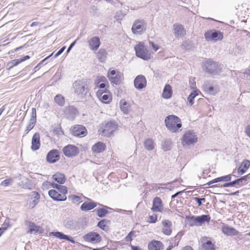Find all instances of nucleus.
<instances>
[{
    "instance_id": "nucleus-1",
    "label": "nucleus",
    "mask_w": 250,
    "mask_h": 250,
    "mask_svg": "<svg viewBox=\"0 0 250 250\" xmlns=\"http://www.w3.org/2000/svg\"><path fill=\"white\" fill-rule=\"evenodd\" d=\"M88 86L86 79H79L72 83V89L76 96L83 98L88 91Z\"/></svg>"
},
{
    "instance_id": "nucleus-2",
    "label": "nucleus",
    "mask_w": 250,
    "mask_h": 250,
    "mask_svg": "<svg viewBox=\"0 0 250 250\" xmlns=\"http://www.w3.org/2000/svg\"><path fill=\"white\" fill-rule=\"evenodd\" d=\"M165 122L167 129L172 132H176L182 126L180 119L175 115L167 116Z\"/></svg>"
},
{
    "instance_id": "nucleus-3",
    "label": "nucleus",
    "mask_w": 250,
    "mask_h": 250,
    "mask_svg": "<svg viewBox=\"0 0 250 250\" xmlns=\"http://www.w3.org/2000/svg\"><path fill=\"white\" fill-rule=\"evenodd\" d=\"M202 66L204 70L211 75L219 74L221 71V67L217 62L208 60L202 62Z\"/></svg>"
},
{
    "instance_id": "nucleus-4",
    "label": "nucleus",
    "mask_w": 250,
    "mask_h": 250,
    "mask_svg": "<svg viewBox=\"0 0 250 250\" xmlns=\"http://www.w3.org/2000/svg\"><path fill=\"white\" fill-rule=\"evenodd\" d=\"M117 128V124L115 121H109L103 123L101 125V133L102 135L110 137L113 134Z\"/></svg>"
},
{
    "instance_id": "nucleus-5",
    "label": "nucleus",
    "mask_w": 250,
    "mask_h": 250,
    "mask_svg": "<svg viewBox=\"0 0 250 250\" xmlns=\"http://www.w3.org/2000/svg\"><path fill=\"white\" fill-rule=\"evenodd\" d=\"M136 56L144 60L148 61L151 58V54L147 48L142 43L137 44L134 47Z\"/></svg>"
},
{
    "instance_id": "nucleus-6",
    "label": "nucleus",
    "mask_w": 250,
    "mask_h": 250,
    "mask_svg": "<svg viewBox=\"0 0 250 250\" xmlns=\"http://www.w3.org/2000/svg\"><path fill=\"white\" fill-rule=\"evenodd\" d=\"M146 23L144 20L138 19L133 22L131 31L134 34L141 35L146 32Z\"/></svg>"
},
{
    "instance_id": "nucleus-7",
    "label": "nucleus",
    "mask_w": 250,
    "mask_h": 250,
    "mask_svg": "<svg viewBox=\"0 0 250 250\" xmlns=\"http://www.w3.org/2000/svg\"><path fill=\"white\" fill-rule=\"evenodd\" d=\"M204 36L207 41L217 42L223 40L224 34L219 30H209L205 33Z\"/></svg>"
},
{
    "instance_id": "nucleus-8",
    "label": "nucleus",
    "mask_w": 250,
    "mask_h": 250,
    "mask_svg": "<svg viewBox=\"0 0 250 250\" xmlns=\"http://www.w3.org/2000/svg\"><path fill=\"white\" fill-rule=\"evenodd\" d=\"M82 222L81 219L75 220L71 218H67L63 221V224L64 227L69 229L79 230L82 228L81 223Z\"/></svg>"
},
{
    "instance_id": "nucleus-9",
    "label": "nucleus",
    "mask_w": 250,
    "mask_h": 250,
    "mask_svg": "<svg viewBox=\"0 0 250 250\" xmlns=\"http://www.w3.org/2000/svg\"><path fill=\"white\" fill-rule=\"evenodd\" d=\"M64 155L68 157L76 156L79 152L78 147L73 145H68L62 149Z\"/></svg>"
},
{
    "instance_id": "nucleus-10",
    "label": "nucleus",
    "mask_w": 250,
    "mask_h": 250,
    "mask_svg": "<svg viewBox=\"0 0 250 250\" xmlns=\"http://www.w3.org/2000/svg\"><path fill=\"white\" fill-rule=\"evenodd\" d=\"M83 238L85 241L92 243H100L102 240L101 236L95 232H90L85 234Z\"/></svg>"
},
{
    "instance_id": "nucleus-11",
    "label": "nucleus",
    "mask_w": 250,
    "mask_h": 250,
    "mask_svg": "<svg viewBox=\"0 0 250 250\" xmlns=\"http://www.w3.org/2000/svg\"><path fill=\"white\" fill-rule=\"evenodd\" d=\"M70 130L72 134L76 137H83L85 136L87 134L86 128L82 125H75L72 126Z\"/></svg>"
},
{
    "instance_id": "nucleus-12",
    "label": "nucleus",
    "mask_w": 250,
    "mask_h": 250,
    "mask_svg": "<svg viewBox=\"0 0 250 250\" xmlns=\"http://www.w3.org/2000/svg\"><path fill=\"white\" fill-rule=\"evenodd\" d=\"M99 99L104 104H108L112 100V96L104 89H99L96 93Z\"/></svg>"
},
{
    "instance_id": "nucleus-13",
    "label": "nucleus",
    "mask_w": 250,
    "mask_h": 250,
    "mask_svg": "<svg viewBox=\"0 0 250 250\" xmlns=\"http://www.w3.org/2000/svg\"><path fill=\"white\" fill-rule=\"evenodd\" d=\"M197 141V137L196 134L191 131H187L183 136V142L188 145L193 144Z\"/></svg>"
},
{
    "instance_id": "nucleus-14",
    "label": "nucleus",
    "mask_w": 250,
    "mask_h": 250,
    "mask_svg": "<svg viewBox=\"0 0 250 250\" xmlns=\"http://www.w3.org/2000/svg\"><path fill=\"white\" fill-rule=\"evenodd\" d=\"M135 87L138 90H141L146 86V80L142 75L137 76L134 81Z\"/></svg>"
},
{
    "instance_id": "nucleus-15",
    "label": "nucleus",
    "mask_w": 250,
    "mask_h": 250,
    "mask_svg": "<svg viewBox=\"0 0 250 250\" xmlns=\"http://www.w3.org/2000/svg\"><path fill=\"white\" fill-rule=\"evenodd\" d=\"M151 210L153 212H163L164 210L163 202L160 197H156L153 200Z\"/></svg>"
},
{
    "instance_id": "nucleus-16",
    "label": "nucleus",
    "mask_w": 250,
    "mask_h": 250,
    "mask_svg": "<svg viewBox=\"0 0 250 250\" xmlns=\"http://www.w3.org/2000/svg\"><path fill=\"white\" fill-rule=\"evenodd\" d=\"M60 154L58 150L53 149L50 150L46 156V160L50 163H54L60 159Z\"/></svg>"
},
{
    "instance_id": "nucleus-17",
    "label": "nucleus",
    "mask_w": 250,
    "mask_h": 250,
    "mask_svg": "<svg viewBox=\"0 0 250 250\" xmlns=\"http://www.w3.org/2000/svg\"><path fill=\"white\" fill-rule=\"evenodd\" d=\"M173 27L174 30V35L176 38H182L186 34V30L182 24L175 23Z\"/></svg>"
},
{
    "instance_id": "nucleus-18",
    "label": "nucleus",
    "mask_w": 250,
    "mask_h": 250,
    "mask_svg": "<svg viewBox=\"0 0 250 250\" xmlns=\"http://www.w3.org/2000/svg\"><path fill=\"white\" fill-rule=\"evenodd\" d=\"M250 176V173L241 177V178L235 180L232 182H230L229 183H226L223 185V187L224 188L229 187H233L235 185H243V182H245L247 181Z\"/></svg>"
},
{
    "instance_id": "nucleus-19",
    "label": "nucleus",
    "mask_w": 250,
    "mask_h": 250,
    "mask_svg": "<svg viewBox=\"0 0 250 250\" xmlns=\"http://www.w3.org/2000/svg\"><path fill=\"white\" fill-rule=\"evenodd\" d=\"M163 228L162 232L165 235L169 236L172 233V222L168 220H164L162 222Z\"/></svg>"
},
{
    "instance_id": "nucleus-20",
    "label": "nucleus",
    "mask_w": 250,
    "mask_h": 250,
    "mask_svg": "<svg viewBox=\"0 0 250 250\" xmlns=\"http://www.w3.org/2000/svg\"><path fill=\"white\" fill-rule=\"evenodd\" d=\"M48 194L53 200L58 201H63L66 200V196L64 194L62 195L59 191L54 189L50 190Z\"/></svg>"
},
{
    "instance_id": "nucleus-21",
    "label": "nucleus",
    "mask_w": 250,
    "mask_h": 250,
    "mask_svg": "<svg viewBox=\"0 0 250 250\" xmlns=\"http://www.w3.org/2000/svg\"><path fill=\"white\" fill-rule=\"evenodd\" d=\"M65 114L68 118L73 120L78 114V111L74 106H69L65 109Z\"/></svg>"
},
{
    "instance_id": "nucleus-22",
    "label": "nucleus",
    "mask_w": 250,
    "mask_h": 250,
    "mask_svg": "<svg viewBox=\"0 0 250 250\" xmlns=\"http://www.w3.org/2000/svg\"><path fill=\"white\" fill-rule=\"evenodd\" d=\"M41 146L40 136L39 133L34 134L32 139L31 149L33 150H37L40 148Z\"/></svg>"
},
{
    "instance_id": "nucleus-23",
    "label": "nucleus",
    "mask_w": 250,
    "mask_h": 250,
    "mask_svg": "<svg viewBox=\"0 0 250 250\" xmlns=\"http://www.w3.org/2000/svg\"><path fill=\"white\" fill-rule=\"evenodd\" d=\"M222 232L227 236H235L239 234V232L233 228L226 226L222 228Z\"/></svg>"
},
{
    "instance_id": "nucleus-24",
    "label": "nucleus",
    "mask_w": 250,
    "mask_h": 250,
    "mask_svg": "<svg viewBox=\"0 0 250 250\" xmlns=\"http://www.w3.org/2000/svg\"><path fill=\"white\" fill-rule=\"evenodd\" d=\"M250 167V161L248 160H244L238 167L237 173L239 175L244 174Z\"/></svg>"
},
{
    "instance_id": "nucleus-25",
    "label": "nucleus",
    "mask_w": 250,
    "mask_h": 250,
    "mask_svg": "<svg viewBox=\"0 0 250 250\" xmlns=\"http://www.w3.org/2000/svg\"><path fill=\"white\" fill-rule=\"evenodd\" d=\"M88 42L89 48L93 51H96L101 44L100 39L98 37L92 38Z\"/></svg>"
},
{
    "instance_id": "nucleus-26",
    "label": "nucleus",
    "mask_w": 250,
    "mask_h": 250,
    "mask_svg": "<svg viewBox=\"0 0 250 250\" xmlns=\"http://www.w3.org/2000/svg\"><path fill=\"white\" fill-rule=\"evenodd\" d=\"M30 196L31 201L29 203V208H34L39 203L40 196L38 192L36 191H32L31 193Z\"/></svg>"
},
{
    "instance_id": "nucleus-27",
    "label": "nucleus",
    "mask_w": 250,
    "mask_h": 250,
    "mask_svg": "<svg viewBox=\"0 0 250 250\" xmlns=\"http://www.w3.org/2000/svg\"><path fill=\"white\" fill-rule=\"evenodd\" d=\"M105 148V145L103 142H99L92 146V151L93 153H100L104 151Z\"/></svg>"
},
{
    "instance_id": "nucleus-28",
    "label": "nucleus",
    "mask_w": 250,
    "mask_h": 250,
    "mask_svg": "<svg viewBox=\"0 0 250 250\" xmlns=\"http://www.w3.org/2000/svg\"><path fill=\"white\" fill-rule=\"evenodd\" d=\"M163 247V243L159 241L153 240L148 244L149 250H160Z\"/></svg>"
},
{
    "instance_id": "nucleus-29",
    "label": "nucleus",
    "mask_w": 250,
    "mask_h": 250,
    "mask_svg": "<svg viewBox=\"0 0 250 250\" xmlns=\"http://www.w3.org/2000/svg\"><path fill=\"white\" fill-rule=\"evenodd\" d=\"M199 250H216V246L210 240L203 242Z\"/></svg>"
},
{
    "instance_id": "nucleus-30",
    "label": "nucleus",
    "mask_w": 250,
    "mask_h": 250,
    "mask_svg": "<svg viewBox=\"0 0 250 250\" xmlns=\"http://www.w3.org/2000/svg\"><path fill=\"white\" fill-rule=\"evenodd\" d=\"M97 206V203L94 202H85L81 206V209L83 211H88L95 208Z\"/></svg>"
},
{
    "instance_id": "nucleus-31",
    "label": "nucleus",
    "mask_w": 250,
    "mask_h": 250,
    "mask_svg": "<svg viewBox=\"0 0 250 250\" xmlns=\"http://www.w3.org/2000/svg\"><path fill=\"white\" fill-rule=\"evenodd\" d=\"M172 90L171 86L169 84H166L163 89L162 97L164 99H168L171 97Z\"/></svg>"
},
{
    "instance_id": "nucleus-32",
    "label": "nucleus",
    "mask_w": 250,
    "mask_h": 250,
    "mask_svg": "<svg viewBox=\"0 0 250 250\" xmlns=\"http://www.w3.org/2000/svg\"><path fill=\"white\" fill-rule=\"evenodd\" d=\"M50 234L53 235L54 236L60 239H64L71 242L72 243H74V241L73 239L69 237L68 235L63 234L62 232L59 231L52 232L50 233Z\"/></svg>"
},
{
    "instance_id": "nucleus-33",
    "label": "nucleus",
    "mask_w": 250,
    "mask_h": 250,
    "mask_svg": "<svg viewBox=\"0 0 250 250\" xmlns=\"http://www.w3.org/2000/svg\"><path fill=\"white\" fill-rule=\"evenodd\" d=\"M107 53L104 49L101 48L97 54V57L101 62H105Z\"/></svg>"
},
{
    "instance_id": "nucleus-34",
    "label": "nucleus",
    "mask_w": 250,
    "mask_h": 250,
    "mask_svg": "<svg viewBox=\"0 0 250 250\" xmlns=\"http://www.w3.org/2000/svg\"><path fill=\"white\" fill-rule=\"evenodd\" d=\"M196 222L198 226H201L205 222H208L210 220V217L208 215H202L201 216H196Z\"/></svg>"
},
{
    "instance_id": "nucleus-35",
    "label": "nucleus",
    "mask_w": 250,
    "mask_h": 250,
    "mask_svg": "<svg viewBox=\"0 0 250 250\" xmlns=\"http://www.w3.org/2000/svg\"><path fill=\"white\" fill-rule=\"evenodd\" d=\"M53 179L60 184H63L65 182V177L63 174L57 172L53 176Z\"/></svg>"
},
{
    "instance_id": "nucleus-36",
    "label": "nucleus",
    "mask_w": 250,
    "mask_h": 250,
    "mask_svg": "<svg viewBox=\"0 0 250 250\" xmlns=\"http://www.w3.org/2000/svg\"><path fill=\"white\" fill-rule=\"evenodd\" d=\"M28 227L29 228V230L27 231L28 233H41L40 230V227L36 225V224L33 222H28Z\"/></svg>"
},
{
    "instance_id": "nucleus-37",
    "label": "nucleus",
    "mask_w": 250,
    "mask_h": 250,
    "mask_svg": "<svg viewBox=\"0 0 250 250\" xmlns=\"http://www.w3.org/2000/svg\"><path fill=\"white\" fill-rule=\"evenodd\" d=\"M144 147L147 150H152L154 148V142L151 139H147L144 142Z\"/></svg>"
},
{
    "instance_id": "nucleus-38",
    "label": "nucleus",
    "mask_w": 250,
    "mask_h": 250,
    "mask_svg": "<svg viewBox=\"0 0 250 250\" xmlns=\"http://www.w3.org/2000/svg\"><path fill=\"white\" fill-rule=\"evenodd\" d=\"M54 101L59 106H62L64 105L65 99L61 94L57 95L54 98Z\"/></svg>"
},
{
    "instance_id": "nucleus-39",
    "label": "nucleus",
    "mask_w": 250,
    "mask_h": 250,
    "mask_svg": "<svg viewBox=\"0 0 250 250\" xmlns=\"http://www.w3.org/2000/svg\"><path fill=\"white\" fill-rule=\"evenodd\" d=\"M172 142L170 140L166 139L162 142V147L165 151H167L171 149Z\"/></svg>"
},
{
    "instance_id": "nucleus-40",
    "label": "nucleus",
    "mask_w": 250,
    "mask_h": 250,
    "mask_svg": "<svg viewBox=\"0 0 250 250\" xmlns=\"http://www.w3.org/2000/svg\"><path fill=\"white\" fill-rule=\"evenodd\" d=\"M109 223V221L107 219H104L99 221L97 226L104 230L107 231L108 229L107 224Z\"/></svg>"
},
{
    "instance_id": "nucleus-41",
    "label": "nucleus",
    "mask_w": 250,
    "mask_h": 250,
    "mask_svg": "<svg viewBox=\"0 0 250 250\" xmlns=\"http://www.w3.org/2000/svg\"><path fill=\"white\" fill-rule=\"evenodd\" d=\"M107 209H111L107 206L104 208H100L97 209V215L99 217H103L108 213Z\"/></svg>"
},
{
    "instance_id": "nucleus-42",
    "label": "nucleus",
    "mask_w": 250,
    "mask_h": 250,
    "mask_svg": "<svg viewBox=\"0 0 250 250\" xmlns=\"http://www.w3.org/2000/svg\"><path fill=\"white\" fill-rule=\"evenodd\" d=\"M19 63H20L19 59H15L12 60L6 64V69L10 70L12 69L14 66L18 65Z\"/></svg>"
},
{
    "instance_id": "nucleus-43",
    "label": "nucleus",
    "mask_w": 250,
    "mask_h": 250,
    "mask_svg": "<svg viewBox=\"0 0 250 250\" xmlns=\"http://www.w3.org/2000/svg\"><path fill=\"white\" fill-rule=\"evenodd\" d=\"M198 93L196 91H194L191 92L188 98V101L189 104L191 106L194 104V98L198 95Z\"/></svg>"
},
{
    "instance_id": "nucleus-44",
    "label": "nucleus",
    "mask_w": 250,
    "mask_h": 250,
    "mask_svg": "<svg viewBox=\"0 0 250 250\" xmlns=\"http://www.w3.org/2000/svg\"><path fill=\"white\" fill-rule=\"evenodd\" d=\"M187 218L188 221V225L189 226L192 227L194 226H198L197 223L196 222V220H197L196 216H187Z\"/></svg>"
},
{
    "instance_id": "nucleus-45",
    "label": "nucleus",
    "mask_w": 250,
    "mask_h": 250,
    "mask_svg": "<svg viewBox=\"0 0 250 250\" xmlns=\"http://www.w3.org/2000/svg\"><path fill=\"white\" fill-rule=\"evenodd\" d=\"M183 234L182 232H180L173 238L174 242L173 243L174 244V246H177L178 245L179 242L180 241Z\"/></svg>"
},
{
    "instance_id": "nucleus-46",
    "label": "nucleus",
    "mask_w": 250,
    "mask_h": 250,
    "mask_svg": "<svg viewBox=\"0 0 250 250\" xmlns=\"http://www.w3.org/2000/svg\"><path fill=\"white\" fill-rule=\"evenodd\" d=\"M218 182H229L231 180V174L218 177Z\"/></svg>"
},
{
    "instance_id": "nucleus-47",
    "label": "nucleus",
    "mask_w": 250,
    "mask_h": 250,
    "mask_svg": "<svg viewBox=\"0 0 250 250\" xmlns=\"http://www.w3.org/2000/svg\"><path fill=\"white\" fill-rule=\"evenodd\" d=\"M68 199L71 200L73 203H76L77 202H81V198L77 195H71L68 196Z\"/></svg>"
},
{
    "instance_id": "nucleus-48",
    "label": "nucleus",
    "mask_w": 250,
    "mask_h": 250,
    "mask_svg": "<svg viewBox=\"0 0 250 250\" xmlns=\"http://www.w3.org/2000/svg\"><path fill=\"white\" fill-rule=\"evenodd\" d=\"M36 121H33V120L30 119V122L28 125L27 126L26 129L25 130L26 133H28V132L31 130L34 126Z\"/></svg>"
},
{
    "instance_id": "nucleus-49",
    "label": "nucleus",
    "mask_w": 250,
    "mask_h": 250,
    "mask_svg": "<svg viewBox=\"0 0 250 250\" xmlns=\"http://www.w3.org/2000/svg\"><path fill=\"white\" fill-rule=\"evenodd\" d=\"M161 185H166V187H162V188H162V189H169L170 190H171L173 189H174V188L175 187V186L174 185V182L168 183L166 184H161Z\"/></svg>"
},
{
    "instance_id": "nucleus-50",
    "label": "nucleus",
    "mask_w": 250,
    "mask_h": 250,
    "mask_svg": "<svg viewBox=\"0 0 250 250\" xmlns=\"http://www.w3.org/2000/svg\"><path fill=\"white\" fill-rule=\"evenodd\" d=\"M136 232L135 231H130L127 236H126V242H130L132 239L136 236Z\"/></svg>"
},
{
    "instance_id": "nucleus-51",
    "label": "nucleus",
    "mask_w": 250,
    "mask_h": 250,
    "mask_svg": "<svg viewBox=\"0 0 250 250\" xmlns=\"http://www.w3.org/2000/svg\"><path fill=\"white\" fill-rule=\"evenodd\" d=\"M112 83L116 84H119L121 82V78L120 76L116 75L114 77L109 79Z\"/></svg>"
},
{
    "instance_id": "nucleus-52",
    "label": "nucleus",
    "mask_w": 250,
    "mask_h": 250,
    "mask_svg": "<svg viewBox=\"0 0 250 250\" xmlns=\"http://www.w3.org/2000/svg\"><path fill=\"white\" fill-rule=\"evenodd\" d=\"M241 77L242 78L249 80L250 79V70H246L245 72L242 73Z\"/></svg>"
},
{
    "instance_id": "nucleus-53",
    "label": "nucleus",
    "mask_w": 250,
    "mask_h": 250,
    "mask_svg": "<svg viewBox=\"0 0 250 250\" xmlns=\"http://www.w3.org/2000/svg\"><path fill=\"white\" fill-rule=\"evenodd\" d=\"M13 182V180L11 178L10 179H7L3 181L1 183V185L2 186H8L9 185H10L12 184V183Z\"/></svg>"
},
{
    "instance_id": "nucleus-54",
    "label": "nucleus",
    "mask_w": 250,
    "mask_h": 250,
    "mask_svg": "<svg viewBox=\"0 0 250 250\" xmlns=\"http://www.w3.org/2000/svg\"><path fill=\"white\" fill-rule=\"evenodd\" d=\"M53 132L54 134L57 135L58 136L60 135L63 134V132L61 130V128H55L53 129Z\"/></svg>"
},
{
    "instance_id": "nucleus-55",
    "label": "nucleus",
    "mask_w": 250,
    "mask_h": 250,
    "mask_svg": "<svg viewBox=\"0 0 250 250\" xmlns=\"http://www.w3.org/2000/svg\"><path fill=\"white\" fill-rule=\"evenodd\" d=\"M124 17V15H123V12L121 11H118L116 13L115 18L118 21L122 20Z\"/></svg>"
},
{
    "instance_id": "nucleus-56",
    "label": "nucleus",
    "mask_w": 250,
    "mask_h": 250,
    "mask_svg": "<svg viewBox=\"0 0 250 250\" xmlns=\"http://www.w3.org/2000/svg\"><path fill=\"white\" fill-rule=\"evenodd\" d=\"M120 107L121 110L125 113V100L122 99L120 102Z\"/></svg>"
},
{
    "instance_id": "nucleus-57",
    "label": "nucleus",
    "mask_w": 250,
    "mask_h": 250,
    "mask_svg": "<svg viewBox=\"0 0 250 250\" xmlns=\"http://www.w3.org/2000/svg\"><path fill=\"white\" fill-rule=\"evenodd\" d=\"M97 82H101L102 83H105L107 81L106 78L104 76H99L97 77L96 80Z\"/></svg>"
},
{
    "instance_id": "nucleus-58",
    "label": "nucleus",
    "mask_w": 250,
    "mask_h": 250,
    "mask_svg": "<svg viewBox=\"0 0 250 250\" xmlns=\"http://www.w3.org/2000/svg\"><path fill=\"white\" fill-rule=\"evenodd\" d=\"M157 220V217L156 215L149 216L148 222L150 223H155Z\"/></svg>"
},
{
    "instance_id": "nucleus-59",
    "label": "nucleus",
    "mask_w": 250,
    "mask_h": 250,
    "mask_svg": "<svg viewBox=\"0 0 250 250\" xmlns=\"http://www.w3.org/2000/svg\"><path fill=\"white\" fill-rule=\"evenodd\" d=\"M96 86L97 87H99L101 89H103L105 88L106 86V83H100L99 82H97V81H95V82Z\"/></svg>"
},
{
    "instance_id": "nucleus-60",
    "label": "nucleus",
    "mask_w": 250,
    "mask_h": 250,
    "mask_svg": "<svg viewBox=\"0 0 250 250\" xmlns=\"http://www.w3.org/2000/svg\"><path fill=\"white\" fill-rule=\"evenodd\" d=\"M30 120L36 121V109L35 108L32 109V115Z\"/></svg>"
},
{
    "instance_id": "nucleus-61",
    "label": "nucleus",
    "mask_w": 250,
    "mask_h": 250,
    "mask_svg": "<svg viewBox=\"0 0 250 250\" xmlns=\"http://www.w3.org/2000/svg\"><path fill=\"white\" fill-rule=\"evenodd\" d=\"M191 45L188 42H185L182 44V47L185 49H190Z\"/></svg>"
},
{
    "instance_id": "nucleus-62",
    "label": "nucleus",
    "mask_w": 250,
    "mask_h": 250,
    "mask_svg": "<svg viewBox=\"0 0 250 250\" xmlns=\"http://www.w3.org/2000/svg\"><path fill=\"white\" fill-rule=\"evenodd\" d=\"M116 75V72L114 70H111L108 73L107 77L109 78V79L114 77Z\"/></svg>"
},
{
    "instance_id": "nucleus-63",
    "label": "nucleus",
    "mask_w": 250,
    "mask_h": 250,
    "mask_svg": "<svg viewBox=\"0 0 250 250\" xmlns=\"http://www.w3.org/2000/svg\"><path fill=\"white\" fill-rule=\"evenodd\" d=\"M244 132L246 135L250 138V124L248 125L245 128Z\"/></svg>"
},
{
    "instance_id": "nucleus-64",
    "label": "nucleus",
    "mask_w": 250,
    "mask_h": 250,
    "mask_svg": "<svg viewBox=\"0 0 250 250\" xmlns=\"http://www.w3.org/2000/svg\"><path fill=\"white\" fill-rule=\"evenodd\" d=\"M129 246L130 247L131 250H143L139 246L132 245L131 243L129 244Z\"/></svg>"
}]
</instances>
